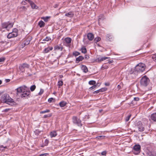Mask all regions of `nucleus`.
<instances>
[{"label": "nucleus", "mask_w": 156, "mask_h": 156, "mask_svg": "<svg viewBox=\"0 0 156 156\" xmlns=\"http://www.w3.org/2000/svg\"><path fill=\"white\" fill-rule=\"evenodd\" d=\"M74 16V12H66L65 14V16L67 17L72 18Z\"/></svg>", "instance_id": "12"}, {"label": "nucleus", "mask_w": 156, "mask_h": 156, "mask_svg": "<svg viewBox=\"0 0 156 156\" xmlns=\"http://www.w3.org/2000/svg\"><path fill=\"white\" fill-rule=\"evenodd\" d=\"M22 9H26V8L24 6H22L21 7Z\"/></svg>", "instance_id": "55"}, {"label": "nucleus", "mask_w": 156, "mask_h": 156, "mask_svg": "<svg viewBox=\"0 0 156 156\" xmlns=\"http://www.w3.org/2000/svg\"><path fill=\"white\" fill-rule=\"evenodd\" d=\"M101 83H98L96 84H95V85H97V86H99Z\"/></svg>", "instance_id": "53"}, {"label": "nucleus", "mask_w": 156, "mask_h": 156, "mask_svg": "<svg viewBox=\"0 0 156 156\" xmlns=\"http://www.w3.org/2000/svg\"><path fill=\"white\" fill-rule=\"evenodd\" d=\"M63 84V82L62 80H59L58 82V85L59 86L58 87L60 88L61 86H62Z\"/></svg>", "instance_id": "26"}, {"label": "nucleus", "mask_w": 156, "mask_h": 156, "mask_svg": "<svg viewBox=\"0 0 156 156\" xmlns=\"http://www.w3.org/2000/svg\"><path fill=\"white\" fill-rule=\"evenodd\" d=\"M73 54L75 56H76L78 55H80V53L78 52L75 51L73 52Z\"/></svg>", "instance_id": "34"}, {"label": "nucleus", "mask_w": 156, "mask_h": 156, "mask_svg": "<svg viewBox=\"0 0 156 156\" xmlns=\"http://www.w3.org/2000/svg\"><path fill=\"white\" fill-rule=\"evenodd\" d=\"M53 100V98H51L48 99V101L49 103H51Z\"/></svg>", "instance_id": "45"}, {"label": "nucleus", "mask_w": 156, "mask_h": 156, "mask_svg": "<svg viewBox=\"0 0 156 156\" xmlns=\"http://www.w3.org/2000/svg\"><path fill=\"white\" fill-rule=\"evenodd\" d=\"M89 58V57L88 55H85V58L86 59H88Z\"/></svg>", "instance_id": "52"}, {"label": "nucleus", "mask_w": 156, "mask_h": 156, "mask_svg": "<svg viewBox=\"0 0 156 156\" xmlns=\"http://www.w3.org/2000/svg\"><path fill=\"white\" fill-rule=\"evenodd\" d=\"M101 40V38L99 37H96L94 40V42L95 43L98 42L100 41Z\"/></svg>", "instance_id": "28"}, {"label": "nucleus", "mask_w": 156, "mask_h": 156, "mask_svg": "<svg viewBox=\"0 0 156 156\" xmlns=\"http://www.w3.org/2000/svg\"><path fill=\"white\" fill-rule=\"evenodd\" d=\"M25 1L29 3L32 9H37L38 8V7L32 1L30 0H25Z\"/></svg>", "instance_id": "11"}, {"label": "nucleus", "mask_w": 156, "mask_h": 156, "mask_svg": "<svg viewBox=\"0 0 156 156\" xmlns=\"http://www.w3.org/2000/svg\"><path fill=\"white\" fill-rule=\"evenodd\" d=\"M101 20V19L100 18H99L98 19L99 21L100 22Z\"/></svg>", "instance_id": "57"}, {"label": "nucleus", "mask_w": 156, "mask_h": 156, "mask_svg": "<svg viewBox=\"0 0 156 156\" xmlns=\"http://www.w3.org/2000/svg\"><path fill=\"white\" fill-rule=\"evenodd\" d=\"M10 81V79H5V82L6 83H8V82H9Z\"/></svg>", "instance_id": "51"}, {"label": "nucleus", "mask_w": 156, "mask_h": 156, "mask_svg": "<svg viewBox=\"0 0 156 156\" xmlns=\"http://www.w3.org/2000/svg\"><path fill=\"white\" fill-rule=\"evenodd\" d=\"M96 82L94 80H90L89 81V84L90 85H95Z\"/></svg>", "instance_id": "27"}, {"label": "nucleus", "mask_w": 156, "mask_h": 156, "mask_svg": "<svg viewBox=\"0 0 156 156\" xmlns=\"http://www.w3.org/2000/svg\"><path fill=\"white\" fill-rule=\"evenodd\" d=\"M109 58V57H99L97 58V59L98 62H101L104 61L106 59H108Z\"/></svg>", "instance_id": "14"}, {"label": "nucleus", "mask_w": 156, "mask_h": 156, "mask_svg": "<svg viewBox=\"0 0 156 156\" xmlns=\"http://www.w3.org/2000/svg\"><path fill=\"white\" fill-rule=\"evenodd\" d=\"M5 60V58L3 57L0 58V62H4Z\"/></svg>", "instance_id": "40"}, {"label": "nucleus", "mask_w": 156, "mask_h": 156, "mask_svg": "<svg viewBox=\"0 0 156 156\" xmlns=\"http://www.w3.org/2000/svg\"><path fill=\"white\" fill-rule=\"evenodd\" d=\"M54 48L55 50H59L60 51H62V49L61 47L58 46H55Z\"/></svg>", "instance_id": "23"}, {"label": "nucleus", "mask_w": 156, "mask_h": 156, "mask_svg": "<svg viewBox=\"0 0 156 156\" xmlns=\"http://www.w3.org/2000/svg\"><path fill=\"white\" fill-rule=\"evenodd\" d=\"M101 111H102V110H100L99 111H100V112H101Z\"/></svg>", "instance_id": "61"}, {"label": "nucleus", "mask_w": 156, "mask_h": 156, "mask_svg": "<svg viewBox=\"0 0 156 156\" xmlns=\"http://www.w3.org/2000/svg\"><path fill=\"white\" fill-rule=\"evenodd\" d=\"M73 122L76 125L79 126H82L81 120L76 116H73L72 118Z\"/></svg>", "instance_id": "5"}, {"label": "nucleus", "mask_w": 156, "mask_h": 156, "mask_svg": "<svg viewBox=\"0 0 156 156\" xmlns=\"http://www.w3.org/2000/svg\"><path fill=\"white\" fill-rule=\"evenodd\" d=\"M117 89H118V90H119L121 89V87L119 85H118L117 86Z\"/></svg>", "instance_id": "49"}, {"label": "nucleus", "mask_w": 156, "mask_h": 156, "mask_svg": "<svg viewBox=\"0 0 156 156\" xmlns=\"http://www.w3.org/2000/svg\"><path fill=\"white\" fill-rule=\"evenodd\" d=\"M51 40L50 37H47L45 38L43 40V41H49Z\"/></svg>", "instance_id": "31"}, {"label": "nucleus", "mask_w": 156, "mask_h": 156, "mask_svg": "<svg viewBox=\"0 0 156 156\" xmlns=\"http://www.w3.org/2000/svg\"><path fill=\"white\" fill-rule=\"evenodd\" d=\"M134 100L135 101H138L139 100V98L138 97H135L134 98Z\"/></svg>", "instance_id": "46"}, {"label": "nucleus", "mask_w": 156, "mask_h": 156, "mask_svg": "<svg viewBox=\"0 0 156 156\" xmlns=\"http://www.w3.org/2000/svg\"><path fill=\"white\" fill-rule=\"evenodd\" d=\"M131 116V115H129L125 119L126 121V122L128 121L129 120V119H130V118Z\"/></svg>", "instance_id": "37"}, {"label": "nucleus", "mask_w": 156, "mask_h": 156, "mask_svg": "<svg viewBox=\"0 0 156 156\" xmlns=\"http://www.w3.org/2000/svg\"><path fill=\"white\" fill-rule=\"evenodd\" d=\"M153 60L156 62V55H154L152 56Z\"/></svg>", "instance_id": "36"}, {"label": "nucleus", "mask_w": 156, "mask_h": 156, "mask_svg": "<svg viewBox=\"0 0 156 156\" xmlns=\"http://www.w3.org/2000/svg\"><path fill=\"white\" fill-rule=\"evenodd\" d=\"M29 65L26 63H24L20 65L19 66V69L23 72L24 71V69L25 68H28L29 67Z\"/></svg>", "instance_id": "10"}, {"label": "nucleus", "mask_w": 156, "mask_h": 156, "mask_svg": "<svg viewBox=\"0 0 156 156\" xmlns=\"http://www.w3.org/2000/svg\"><path fill=\"white\" fill-rule=\"evenodd\" d=\"M100 92H101L100 89L94 91L93 92V93L94 94H98V93H99Z\"/></svg>", "instance_id": "42"}, {"label": "nucleus", "mask_w": 156, "mask_h": 156, "mask_svg": "<svg viewBox=\"0 0 156 156\" xmlns=\"http://www.w3.org/2000/svg\"><path fill=\"white\" fill-rule=\"evenodd\" d=\"M137 128L140 132H143L144 130V125L142 124L141 122H138L137 123Z\"/></svg>", "instance_id": "9"}, {"label": "nucleus", "mask_w": 156, "mask_h": 156, "mask_svg": "<svg viewBox=\"0 0 156 156\" xmlns=\"http://www.w3.org/2000/svg\"><path fill=\"white\" fill-rule=\"evenodd\" d=\"M81 52L83 53H85L87 52V50L85 47H83L81 48Z\"/></svg>", "instance_id": "25"}, {"label": "nucleus", "mask_w": 156, "mask_h": 156, "mask_svg": "<svg viewBox=\"0 0 156 156\" xmlns=\"http://www.w3.org/2000/svg\"><path fill=\"white\" fill-rule=\"evenodd\" d=\"M21 4L23 5H25L26 4V2L25 1H23L21 2Z\"/></svg>", "instance_id": "48"}, {"label": "nucleus", "mask_w": 156, "mask_h": 156, "mask_svg": "<svg viewBox=\"0 0 156 156\" xmlns=\"http://www.w3.org/2000/svg\"><path fill=\"white\" fill-rule=\"evenodd\" d=\"M59 77L60 78H61L63 77V76L62 75H59Z\"/></svg>", "instance_id": "54"}, {"label": "nucleus", "mask_w": 156, "mask_h": 156, "mask_svg": "<svg viewBox=\"0 0 156 156\" xmlns=\"http://www.w3.org/2000/svg\"><path fill=\"white\" fill-rule=\"evenodd\" d=\"M15 32L9 33L7 36L8 38H11L13 37H15L17 36V30L16 29H14Z\"/></svg>", "instance_id": "8"}, {"label": "nucleus", "mask_w": 156, "mask_h": 156, "mask_svg": "<svg viewBox=\"0 0 156 156\" xmlns=\"http://www.w3.org/2000/svg\"><path fill=\"white\" fill-rule=\"evenodd\" d=\"M87 37L90 41L92 40L94 38L93 34L91 33H89L87 34Z\"/></svg>", "instance_id": "13"}, {"label": "nucleus", "mask_w": 156, "mask_h": 156, "mask_svg": "<svg viewBox=\"0 0 156 156\" xmlns=\"http://www.w3.org/2000/svg\"><path fill=\"white\" fill-rule=\"evenodd\" d=\"M1 101L2 103H6L11 106L15 105L16 104L15 102L13 101L12 99L6 94H4L1 96Z\"/></svg>", "instance_id": "1"}, {"label": "nucleus", "mask_w": 156, "mask_h": 156, "mask_svg": "<svg viewBox=\"0 0 156 156\" xmlns=\"http://www.w3.org/2000/svg\"><path fill=\"white\" fill-rule=\"evenodd\" d=\"M65 40L67 44H70L71 41V39L69 37H66L65 38Z\"/></svg>", "instance_id": "21"}, {"label": "nucleus", "mask_w": 156, "mask_h": 156, "mask_svg": "<svg viewBox=\"0 0 156 156\" xmlns=\"http://www.w3.org/2000/svg\"><path fill=\"white\" fill-rule=\"evenodd\" d=\"M51 137L52 138L55 137L57 135V133L56 131H53L51 132L50 134Z\"/></svg>", "instance_id": "15"}, {"label": "nucleus", "mask_w": 156, "mask_h": 156, "mask_svg": "<svg viewBox=\"0 0 156 156\" xmlns=\"http://www.w3.org/2000/svg\"><path fill=\"white\" fill-rule=\"evenodd\" d=\"M50 112V110L48 109H47L45 110H44V111H41L40 112V113L41 114H43V113H48V112Z\"/></svg>", "instance_id": "32"}, {"label": "nucleus", "mask_w": 156, "mask_h": 156, "mask_svg": "<svg viewBox=\"0 0 156 156\" xmlns=\"http://www.w3.org/2000/svg\"><path fill=\"white\" fill-rule=\"evenodd\" d=\"M107 37H108L109 39L112 38V36L109 34H107Z\"/></svg>", "instance_id": "50"}, {"label": "nucleus", "mask_w": 156, "mask_h": 156, "mask_svg": "<svg viewBox=\"0 0 156 156\" xmlns=\"http://www.w3.org/2000/svg\"><path fill=\"white\" fill-rule=\"evenodd\" d=\"M66 104L65 101H62L59 103V105L61 107H63L66 105Z\"/></svg>", "instance_id": "22"}, {"label": "nucleus", "mask_w": 156, "mask_h": 156, "mask_svg": "<svg viewBox=\"0 0 156 156\" xmlns=\"http://www.w3.org/2000/svg\"><path fill=\"white\" fill-rule=\"evenodd\" d=\"M109 63H110L111 62L110 61H109Z\"/></svg>", "instance_id": "62"}, {"label": "nucleus", "mask_w": 156, "mask_h": 156, "mask_svg": "<svg viewBox=\"0 0 156 156\" xmlns=\"http://www.w3.org/2000/svg\"><path fill=\"white\" fill-rule=\"evenodd\" d=\"M96 87H97V85H94L93 86L90 87L89 88V89L90 90H92L93 89L95 88Z\"/></svg>", "instance_id": "43"}, {"label": "nucleus", "mask_w": 156, "mask_h": 156, "mask_svg": "<svg viewBox=\"0 0 156 156\" xmlns=\"http://www.w3.org/2000/svg\"><path fill=\"white\" fill-rule=\"evenodd\" d=\"M151 120L154 121H156V112L154 113L151 115Z\"/></svg>", "instance_id": "16"}, {"label": "nucleus", "mask_w": 156, "mask_h": 156, "mask_svg": "<svg viewBox=\"0 0 156 156\" xmlns=\"http://www.w3.org/2000/svg\"><path fill=\"white\" fill-rule=\"evenodd\" d=\"M140 82L142 86L146 87L149 83V80L147 77L145 76L141 79Z\"/></svg>", "instance_id": "4"}, {"label": "nucleus", "mask_w": 156, "mask_h": 156, "mask_svg": "<svg viewBox=\"0 0 156 156\" xmlns=\"http://www.w3.org/2000/svg\"><path fill=\"white\" fill-rule=\"evenodd\" d=\"M0 150L2 151H4V148H0Z\"/></svg>", "instance_id": "56"}, {"label": "nucleus", "mask_w": 156, "mask_h": 156, "mask_svg": "<svg viewBox=\"0 0 156 156\" xmlns=\"http://www.w3.org/2000/svg\"><path fill=\"white\" fill-rule=\"evenodd\" d=\"M145 66L144 64L140 63L136 66L134 69V71L131 74L137 75L138 73L143 72L145 70Z\"/></svg>", "instance_id": "3"}, {"label": "nucleus", "mask_w": 156, "mask_h": 156, "mask_svg": "<svg viewBox=\"0 0 156 156\" xmlns=\"http://www.w3.org/2000/svg\"><path fill=\"white\" fill-rule=\"evenodd\" d=\"M44 155V154H41V156L43 155Z\"/></svg>", "instance_id": "60"}, {"label": "nucleus", "mask_w": 156, "mask_h": 156, "mask_svg": "<svg viewBox=\"0 0 156 156\" xmlns=\"http://www.w3.org/2000/svg\"><path fill=\"white\" fill-rule=\"evenodd\" d=\"M12 23H10L9 22H5L2 23V27L3 28H6L7 30L12 28L13 26Z\"/></svg>", "instance_id": "6"}, {"label": "nucleus", "mask_w": 156, "mask_h": 156, "mask_svg": "<svg viewBox=\"0 0 156 156\" xmlns=\"http://www.w3.org/2000/svg\"><path fill=\"white\" fill-rule=\"evenodd\" d=\"M44 90L42 89H41L40 90V91L38 93V94L39 95H41L44 92Z\"/></svg>", "instance_id": "35"}, {"label": "nucleus", "mask_w": 156, "mask_h": 156, "mask_svg": "<svg viewBox=\"0 0 156 156\" xmlns=\"http://www.w3.org/2000/svg\"><path fill=\"white\" fill-rule=\"evenodd\" d=\"M46 141H47H47H48V140H46Z\"/></svg>", "instance_id": "63"}, {"label": "nucleus", "mask_w": 156, "mask_h": 156, "mask_svg": "<svg viewBox=\"0 0 156 156\" xmlns=\"http://www.w3.org/2000/svg\"><path fill=\"white\" fill-rule=\"evenodd\" d=\"M105 136H99L97 137H96V138H97L98 140H101V139H102L104 138L105 137Z\"/></svg>", "instance_id": "33"}, {"label": "nucleus", "mask_w": 156, "mask_h": 156, "mask_svg": "<svg viewBox=\"0 0 156 156\" xmlns=\"http://www.w3.org/2000/svg\"><path fill=\"white\" fill-rule=\"evenodd\" d=\"M2 81L1 80H0V84H2Z\"/></svg>", "instance_id": "59"}, {"label": "nucleus", "mask_w": 156, "mask_h": 156, "mask_svg": "<svg viewBox=\"0 0 156 156\" xmlns=\"http://www.w3.org/2000/svg\"><path fill=\"white\" fill-rule=\"evenodd\" d=\"M4 148V151L6 149L8 148V147L7 146H4L3 145H1L0 146V148Z\"/></svg>", "instance_id": "39"}, {"label": "nucleus", "mask_w": 156, "mask_h": 156, "mask_svg": "<svg viewBox=\"0 0 156 156\" xmlns=\"http://www.w3.org/2000/svg\"><path fill=\"white\" fill-rule=\"evenodd\" d=\"M141 147L139 144L135 145L134 146L133 153L135 154H139L140 151Z\"/></svg>", "instance_id": "7"}, {"label": "nucleus", "mask_w": 156, "mask_h": 156, "mask_svg": "<svg viewBox=\"0 0 156 156\" xmlns=\"http://www.w3.org/2000/svg\"><path fill=\"white\" fill-rule=\"evenodd\" d=\"M81 68L82 70L84 73H86L88 71V69L85 66L82 65Z\"/></svg>", "instance_id": "17"}, {"label": "nucleus", "mask_w": 156, "mask_h": 156, "mask_svg": "<svg viewBox=\"0 0 156 156\" xmlns=\"http://www.w3.org/2000/svg\"><path fill=\"white\" fill-rule=\"evenodd\" d=\"M38 25L40 27H43L44 26L45 23L43 21L41 20L39 22Z\"/></svg>", "instance_id": "18"}, {"label": "nucleus", "mask_w": 156, "mask_h": 156, "mask_svg": "<svg viewBox=\"0 0 156 156\" xmlns=\"http://www.w3.org/2000/svg\"><path fill=\"white\" fill-rule=\"evenodd\" d=\"M105 85L106 86H108V85H109V84H108L107 83H105Z\"/></svg>", "instance_id": "58"}, {"label": "nucleus", "mask_w": 156, "mask_h": 156, "mask_svg": "<svg viewBox=\"0 0 156 156\" xmlns=\"http://www.w3.org/2000/svg\"><path fill=\"white\" fill-rule=\"evenodd\" d=\"M51 115L50 114H48V115H44V118H46L48 117H51Z\"/></svg>", "instance_id": "41"}, {"label": "nucleus", "mask_w": 156, "mask_h": 156, "mask_svg": "<svg viewBox=\"0 0 156 156\" xmlns=\"http://www.w3.org/2000/svg\"><path fill=\"white\" fill-rule=\"evenodd\" d=\"M106 154V152L105 151H103L101 153V154L103 155H105Z\"/></svg>", "instance_id": "47"}, {"label": "nucleus", "mask_w": 156, "mask_h": 156, "mask_svg": "<svg viewBox=\"0 0 156 156\" xmlns=\"http://www.w3.org/2000/svg\"><path fill=\"white\" fill-rule=\"evenodd\" d=\"M84 59V57L81 56H79L77 58H76V61L77 62V63L79 62L82 61Z\"/></svg>", "instance_id": "20"}, {"label": "nucleus", "mask_w": 156, "mask_h": 156, "mask_svg": "<svg viewBox=\"0 0 156 156\" xmlns=\"http://www.w3.org/2000/svg\"><path fill=\"white\" fill-rule=\"evenodd\" d=\"M107 89L105 88H102L100 89L101 92H103L106 91Z\"/></svg>", "instance_id": "38"}, {"label": "nucleus", "mask_w": 156, "mask_h": 156, "mask_svg": "<svg viewBox=\"0 0 156 156\" xmlns=\"http://www.w3.org/2000/svg\"><path fill=\"white\" fill-rule=\"evenodd\" d=\"M27 87L24 86L20 87L17 89V94L19 93H21V97L22 98L26 97L29 95L30 94L29 91L26 90Z\"/></svg>", "instance_id": "2"}, {"label": "nucleus", "mask_w": 156, "mask_h": 156, "mask_svg": "<svg viewBox=\"0 0 156 156\" xmlns=\"http://www.w3.org/2000/svg\"><path fill=\"white\" fill-rule=\"evenodd\" d=\"M10 110V109L8 108V109H6L2 111V112H7L9 111Z\"/></svg>", "instance_id": "44"}, {"label": "nucleus", "mask_w": 156, "mask_h": 156, "mask_svg": "<svg viewBox=\"0 0 156 156\" xmlns=\"http://www.w3.org/2000/svg\"><path fill=\"white\" fill-rule=\"evenodd\" d=\"M52 49H53V48L52 47H48L47 48H46L44 49V51L45 53H48L50 51L52 50Z\"/></svg>", "instance_id": "19"}, {"label": "nucleus", "mask_w": 156, "mask_h": 156, "mask_svg": "<svg viewBox=\"0 0 156 156\" xmlns=\"http://www.w3.org/2000/svg\"><path fill=\"white\" fill-rule=\"evenodd\" d=\"M36 87L35 85H33L30 87V90L31 91H34Z\"/></svg>", "instance_id": "29"}, {"label": "nucleus", "mask_w": 156, "mask_h": 156, "mask_svg": "<svg viewBox=\"0 0 156 156\" xmlns=\"http://www.w3.org/2000/svg\"><path fill=\"white\" fill-rule=\"evenodd\" d=\"M50 18V17L46 16V17H41V19L44 20L45 22H47L48 20V19Z\"/></svg>", "instance_id": "24"}, {"label": "nucleus", "mask_w": 156, "mask_h": 156, "mask_svg": "<svg viewBox=\"0 0 156 156\" xmlns=\"http://www.w3.org/2000/svg\"><path fill=\"white\" fill-rule=\"evenodd\" d=\"M41 132V131H40L39 129L36 130L35 131H34L35 134L37 135H38L40 134V133Z\"/></svg>", "instance_id": "30"}]
</instances>
